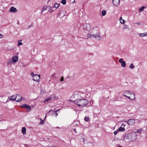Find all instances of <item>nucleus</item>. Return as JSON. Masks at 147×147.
<instances>
[{
  "mask_svg": "<svg viewBox=\"0 0 147 147\" xmlns=\"http://www.w3.org/2000/svg\"><path fill=\"white\" fill-rule=\"evenodd\" d=\"M119 131H125V129L123 127H120L118 129Z\"/></svg>",
  "mask_w": 147,
  "mask_h": 147,
  "instance_id": "obj_17",
  "label": "nucleus"
},
{
  "mask_svg": "<svg viewBox=\"0 0 147 147\" xmlns=\"http://www.w3.org/2000/svg\"><path fill=\"white\" fill-rule=\"evenodd\" d=\"M48 7H44L42 9V11H43L46 9H47V8Z\"/></svg>",
  "mask_w": 147,
  "mask_h": 147,
  "instance_id": "obj_30",
  "label": "nucleus"
},
{
  "mask_svg": "<svg viewBox=\"0 0 147 147\" xmlns=\"http://www.w3.org/2000/svg\"><path fill=\"white\" fill-rule=\"evenodd\" d=\"M59 6V4L57 3H55L54 4V7L56 8H57Z\"/></svg>",
  "mask_w": 147,
  "mask_h": 147,
  "instance_id": "obj_18",
  "label": "nucleus"
},
{
  "mask_svg": "<svg viewBox=\"0 0 147 147\" xmlns=\"http://www.w3.org/2000/svg\"><path fill=\"white\" fill-rule=\"evenodd\" d=\"M16 144V143H14V144Z\"/></svg>",
  "mask_w": 147,
  "mask_h": 147,
  "instance_id": "obj_49",
  "label": "nucleus"
},
{
  "mask_svg": "<svg viewBox=\"0 0 147 147\" xmlns=\"http://www.w3.org/2000/svg\"><path fill=\"white\" fill-rule=\"evenodd\" d=\"M50 7V9L53 8V7L51 6V7Z\"/></svg>",
  "mask_w": 147,
  "mask_h": 147,
  "instance_id": "obj_43",
  "label": "nucleus"
},
{
  "mask_svg": "<svg viewBox=\"0 0 147 147\" xmlns=\"http://www.w3.org/2000/svg\"><path fill=\"white\" fill-rule=\"evenodd\" d=\"M22 98V96L20 95L17 94V95L15 96V95H12L11 96H10L9 98V100H11L13 101L15 100L16 102H20Z\"/></svg>",
  "mask_w": 147,
  "mask_h": 147,
  "instance_id": "obj_4",
  "label": "nucleus"
},
{
  "mask_svg": "<svg viewBox=\"0 0 147 147\" xmlns=\"http://www.w3.org/2000/svg\"><path fill=\"white\" fill-rule=\"evenodd\" d=\"M84 27L85 30L87 31H89L91 29V26L88 24H86L85 25Z\"/></svg>",
  "mask_w": 147,
  "mask_h": 147,
  "instance_id": "obj_11",
  "label": "nucleus"
},
{
  "mask_svg": "<svg viewBox=\"0 0 147 147\" xmlns=\"http://www.w3.org/2000/svg\"><path fill=\"white\" fill-rule=\"evenodd\" d=\"M7 101H8V100H7V101H6V102H7Z\"/></svg>",
  "mask_w": 147,
  "mask_h": 147,
  "instance_id": "obj_48",
  "label": "nucleus"
},
{
  "mask_svg": "<svg viewBox=\"0 0 147 147\" xmlns=\"http://www.w3.org/2000/svg\"><path fill=\"white\" fill-rule=\"evenodd\" d=\"M64 80V78L63 76H61L60 80V81H63Z\"/></svg>",
  "mask_w": 147,
  "mask_h": 147,
  "instance_id": "obj_34",
  "label": "nucleus"
},
{
  "mask_svg": "<svg viewBox=\"0 0 147 147\" xmlns=\"http://www.w3.org/2000/svg\"><path fill=\"white\" fill-rule=\"evenodd\" d=\"M119 62L121 63V66L123 67H125L126 64L125 62L124 61H123V59H120L119 60Z\"/></svg>",
  "mask_w": 147,
  "mask_h": 147,
  "instance_id": "obj_8",
  "label": "nucleus"
},
{
  "mask_svg": "<svg viewBox=\"0 0 147 147\" xmlns=\"http://www.w3.org/2000/svg\"><path fill=\"white\" fill-rule=\"evenodd\" d=\"M84 120L87 122H88L90 120V118L88 117H85L84 119Z\"/></svg>",
  "mask_w": 147,
  "mask_h": 147,
  "instance_id": "obj_22",
  "label": "nucleus"
},
{
  "mask_svg": "<svg viewBox=\"0 0 147 147\" xmlns=\"http://www.w3.org/2000/svg\"><path fill=\"white\" fill-rule=\"evenodd\" d=\"M22 132L24 135L26 134V128L25 127H23L22 129Z\"/></svg>",
  "mask_w": 147,
  "mask_h": 147,
  "instance_id": "obj_15",
  "label": "nucleus"
},
{
  "mask_svg": "<svg viewBox=\"0 0 147 147\" xmlns=\"http://www.w3.org/2000/svg\"><path fill=\"white\" fill-rule=\"evenodd\" d=\"M18 46H20V45H21L22 44V40H19L18 41Z\"/></svg>",
  "mask_w": 147,
  "mask_h": 147,
  "instance_id": "obj_25",
  "label": "nucleus"
},
{
  "mask_svg": "<svg viewBox=\"0 0 147 147\" xmlns=\"http://www.w3.org/2000/svg\"><path fill=\"white\" fill-rule=\"evenodd\" d=\"M130 93L129 94V95H130V96H129L128 97H127V98L131 100H134L135 98V94L132 91H131Z\"/></svg>",
  "mask_w": 147,
  "mask_h": 147,
  "instance_id": "obj_5",
  "label": "nucleus"
},
{
  "mask_svg": "<svg viewBox=\"0 0 147 147\" xmlns=\"http://www.w3.org/2000/svg\"><path fill=\"white\" fill-rule=\"evenodd\" d=\"M65 15V13L63 10L60 11L58 13V15L61 17H63Z\"/></svg>",
  "mask_w": 147,
  "mask_h": 147,
  "instance_id": "obj_10",
  "label": "nucleus"
},
{
  "mask_svg": "<svg viewBox=\"0 0 147 147\" xmlns=\"http://www.w3.org/2000/svg\"><path fill=\"white\" fill-rule=\"evenodd\" d=\"M135 24H138V25H140V22H137V23H135Z\"/></svg>",
  "mask_w": 147,
  "mask_h": 147,
  "instance_id": "obj_40",
  "label": "nucleus"
},
{
  "mask_svg": "<svg viewBox=\"0 0 147 147\" xmlns=\"http://www.w3.org/2000/svg\"><path fill=\"white\" fill-rule=\"evenodd\" d=\"M74 131H75V129H74Z\"/></svg>",
  "mask_w": 147,
  "mask_h": 147,
  "instance_id": "obj_47",
  "label": "nucleus"
},
{
  "mask_svg": "<svg viewBox=\"0 0 147 147\" xmlns=\"http://www.w3.org/2000/svg\"><path fill=\"white\" fill-rule=\"evenodd\" d=\"M126 122L129 125H133L135 123V120L133 119H129Z\"/></svg>",
  "mask_w": 147,
  "mask_h": 147,
  "instance_id": "obj_6",
  "label": "nucleus"
},
{
  "mask_svg": "<svg viewBox=\"0 0 147 147\" xmlns=\"http://www.w3.org/2000/svg\"><path fill=\"white\" fill-rule=\"evenodd\" d=\"M52 111V110H50L49 111V112H51V111Z\"/></svg>",
  "mask_w": 147,
  "mask_h": 147,
  "instance_id": "obj_46",
  "label": "nucleus"
},
{
  "mask_svg": "<svg viewBox=\"0 0 147 147\" xmlns=\"http://www.w3.org/2000/svg\"><path fill=\"white\" fill-rule=\"evenodd\" d=\"M44 121L43 120H42L40 122L39 124L40 125L43 124H44Z\"/></svg>",
  "mask_w": 147,
  "mask_h": 147,
  "instance_id": "obj_32",
  "label": "nucleus"
},
{
  "mask_svg": "<svg viewBox=\"0 0 147 147\" xmlns=\"http://www.w3.org/2000/svg\"><path fill=\"white\" fill-rule=\"evenodd\" d=\"M12 64V62L11 61V60H10L9 61H8V62H7V64L8 65H9L10 64Z\"/></svg>",
  "mask_w": 147,
  "mask_h": 147,
  "instance_id": "obj_28",
  "label": "nucleus"
},
{
  "mask_svg": "<svg viewBox=\"0 0 147 147\" xmlns=\"http://www.w3.org/2000/svg\"><path fill=\"white\" fill-rule=\"evenodd\" d=\"M119 130L118 129L117 130L115 131L114 132V134L115 135H116L117 134V133L119 132Z\"/></svg>",
  "mask_w": 147,
  "mask_h": 147,
  "instance_id": "obj_31",
  "label": "nucleus"
},
{
  "mask_svg": "<svg viewBox=\"0 0 147 147\" xmlns=\"http://www.w3.org/2000/svg\"><path fill=\"white\" fill-rule=\"evenodd\" d=\"M106 13V12L105 10H102V16H105Z\"/></svg>",
  "mask_w": 147,
  "mask_h": 147,
  "instance_id": "obj_24",
  "label": "nucleus"
},
{
  "mask_svg": "<svg viewBox=\"0 0 147 147\" xmlns=\"http://www.w3.org/2000/svg\"><path fill=\"white\" fill-rule=\"evenodd\" d=\"M53 11V10H51L49 12H50V13H51V12H52Z\"/></svg>",
  "mask_w": 147,
  "mask_h": 147,
  "instance_id": "obj_41",
  "label": "nucleus"
},
{
  "mask_svg": "<svg viewBox=\"0 0 147 147\" xmlns=\"http://www.w3.org/2000/svg\"><path fill=\"white\" fill-rule=\"evenodd\" d=\"M9 11L11 12H16L17 11V10L14 7H12L10 8Z\"/></svg>",
  "mask_w": 147,
  "mask_h": 147,
  "instance_id": "obj_13",
  "label": "nucleus"
},
{
  "mask_svg": "<svg viewBox=\"0 0 147 147\" xmlns=\"http://www.w3.org/2000/svg\"><path fill=\"white\" fill-rule=\"evenodd\" d=\"M142 130L141 129H139L137 130V132L139 133H141L142 132Z\"/></svg>",
  "mask_w": 147,
  "mask_h": 147,
  "instance_id": "obj_35",
  "label": "nucleus"
},
{
  "mask_svg": "<svg viewBox=\"0 0 147 147\" xmlns=\"http://www.w3.org/2000/svg\"><path fill=\"white\" fill-rule=\"evenodd\" d=\"M82 139L83 140V142L85 144V143L86 141H87V140L85 139H84V138H83Z\"/></svg>",
  "mask_w": 147,
  "mask_h": 147,
  "instance_id": "obj_36",
  "label": "nucleus"
},
{
  "mask_svg": "<svg viewBox=\"0 0 147 147\" xmlns=\"http://www.w3.org/2000/svg\"><path fill=\"white\" fill-rule=\"evenodd\" d=\"M59 109H58V110H57V111H55V112H56L55 114H56V116H57L58 115V114H57V111H59Z\"/></svg>",
  "mask_w": 147,
  "mask_h": 147,
  "instance_id": "obj_37",
  "label": "nucleus"
},
{
  "mask_svg": "<svg viewBox=\"0 0 147 147\" xmlns=\"http://www.w3.org/2000/svg\"><path fill=\"white\" fill-rule=\"evenodd\" d=\"M88 100L85 99H78L74 101L75 104L81 108L86 106L88 103Z\"/></svg>",
  "mask_w": 147,
  "mask_h": 147,
  "instance_id": "obj_2",
  "label": "nucleus"
},
{
  "mask_svg": "<svg viewBox=\"0 0 147 147\" xmlns=\"http://www.w3.org/2000/svg\"><path fill=\"white\" fill-rule=\"evenodd\" d=\"M119 20L120 23H121L122 24H123L125 22V20L122 19V18L121 17L119 19Z\"/></svg>",
  "mask_w": 147,
  "mask_h": 147,
  "instance_id": "obj_19",
  "label": "nucleus"
},
{
  "mask_svg": "<svg viewBox=\"0 0 147 147\" xmlns=\"http://www.w3.org/2000/svg\"><path fill=\"white\" fill-rule=\"evenodd\" d=\"M28 146L27 145V144H25V147H27Z\"/></svg>",
  "mask_w": 147,
  "mask_h": 147,
  "instance_id": "obj_42",
  "label": "nucleus"
},
{
  "mask_svg": "<svg viewBox=\"0 0 147 147\" xmlns=\"http://www.w3.org/2000/svg\"><path fill=\"white\" fill-rule=\"evenodd\" d=\"M33 26H34L33 24V23H32L31 24L28 26V28H30L32 27H33Z\"/></svg>",
  "mask_w": 147,
  "mask_h": 147,
  "instance_id": "obj_33",
  "label": "nucleus"
},
{
  "mask_svg": "<svg viewBox=\"0 0 147 147\" xmlns=\"http://www.w3.org/2000/svg\"><path fill=\"white\" fill-rule=\"evenodd\" d=\"M130 92L131 91L129 90L124 91L123 93V96L127 98V97H129L127 95H128V94H129L130 93Z\"/></svg>",
  "mask_w": 147,
  "mask_h": 147,
  "instance_id": "obj_9",
  "label": "nucleus"
},
{
  "mask_svg": "<svg viewBox=\"0 0 147 147\" xmlns=\"http://www.w3.org/2000/svg\"><path fill=\"white\" fill-rule=\"evenodd\" d=\"M27 107L26 108L28 111H29L31 109V107L30 105H27Z\"/></svg>",
  "mask_w": 147,
  "mask_h": 147,
  "instance_id": "obj_23",
  "label": "nucleus"
},
{
  "mask_svg": "<svg viewBox=\"0 0 147 147\" xmlns=\"http://www.w3.org/2000/svg\"><path fill=\"white\" fill-rule=\"evenodd\" d=\"M86 37L87 39L94 38L97 40H99L102 39V37L100 36V33L99 32H98L96 34H91L90 33L88 34Z\"/></svg>",
  "mask_w": 147,
  "mask_h": 147,
  "instance_id": "obj_3",
  "label": "nucleus"
},
{
  "mask_svg": "<svg viewBox=\"0 0 147 147\" xmlns=\"http://www.w3.org/2000/svg\"><path fill=\"white\" fill-rule=\"evenodd\" d=\"M33 77V76H34V73L33 72H31L30 74Z\"/></svg>",
  "mask_w": 147,
  "mask_h": 147,
  "instance_id": "obj_38",
  "label": "nucleus"
},
{
  "mask_svg": "<svg viewBox=\"0 0 147 147\" xmlns=\"http://www.w3.org/2000/svg\"><path fill=\"white\" fill-rule=\"evenodd\" d=\"M40 78V76L39 75L35 74L33 76V80L34 81L38 80Z\"/></svg>",
  "mask_w": 147,
  "mask_h": 147,
  "instance_id": "obj_7",
  "label": "nucleus"
},
{
  "mask_svg": "<svg viewBox=\"0 0 147 147\" xmlns=\"http://www.w3.org/2000/svg\"><path fill=\"white\" fill-rule=\"evenodd\" d=\"M146 8V7L144 6H142L139 9V11L140 12H142L144 10V9Z\"/></svg>",
  "mask_w": 147,
  "mask_h": 147,
  "instance_id": "obj_21",
  "label": "nucleus"
},
{
  "mask_svg": "<svg viewBox=\"0 0 147 147\" xmlns=\"http://www.w3.org/2000/svg\"><path fill=\"white\" fill-rule=\"evenodd\" d=\"M27 105H26V104H22L21 106V107H24V108H26L27 107Z\"/></svg>",
  "mask_w": 147,
  "mask_h": 147,
  "instance_id": "obj_26",
  "label": "nucleus"
},
{
  "mask_svg": "<svg viewBox=\"0 0 147 147\" xmlns=\"http://www.w3.org/2000/svg\"><path fill=\"white\" fill-rule=\"evenodd\" d=\"M139 36L141 37H143L144 36H147V32L145 34L141 33V34H140Z\"/></svg>",
  "mask_w": 147,
  "mask_h": 147,
  "instance_id": "obj_16",
  "label": "nucleus"
},
{
  "mask_svg": "<svg viewBox=\"0 0 147 147\" xmlns=\"http://www.w3.org/2000/svg\"><path fill=\"white\" fill-rule=\"evenodd\" d=\"M137 136L135 132H130L125 135L123 140L125 141L133 142L136 139Z\"/></svg>",
  "mask_w": 147,
  "mask_h": 147,
  "instance_id": "obj_1",
  "label": "nucleus"
},
{
  "mask_svg": "<svg viewBox=\"0 0 147 147\" xmlns=\"http://www.w3.org/2000/svg\"><path fill=\"white\" fill-rule=\"evenodd\" d=\"M118 140V138H114L113 139V140L114 141L117 140Z\"/></svg>",
  "mask_w": 147,
  "mask_h": 147,
  "instance_id": "obj_39",
  "label": "nucleus"
},
{
  "mask_svg": "<svg viewBox=\"0 0 147 147\" xmlns=\"http://www.w3.org/2000/svg\"><path fill=\"white\" fill-rule=\"evenodd\" d=\"M51 98L50 97H48L47 98H46L45 99V100L43 102L45 103V102H47L50 100H51Z\"/></svg>",
  "mask_w": 147,
  "mask_h": 147,
  "instance_id": "obj_20",
  "label": "nucleus"
},
{
  "mask_svg": "<svg viewBox=\"0 0 147 147\" xmlns=\"http://www.w3.org/2000/svg\"><path fill=\"white\" fill-rule=\"evenodd\" d=\"M113 5L116 6H117L119 3V0H113Z\"/></svg>",
  "mask_w": 147,
  "mask_h": 147,
  "instance_id": "obj_12",
  "label": "nucleus"
},
{
  "mask_svg": "<svg viewBox=\"0 0 147 147\" xmlns=\"http://www.w3.org/2000/svg\"><path fill=\"white\" fill-rule=\"evenodd\" d=\"M12 60L13 62L16 63L18 60V57L16 56H15L13 57Z\"/></svg>",
  "mask_w": 147,
  "mask_h": 147,
  "instance_id": "obj_14",
  "label": "nucleus"
},
{
  "mask_svg": "<svg viewBox=\"0 0 147 147\" xmlns=\"http://www.w3.org/2000/svg\"><path fill=\"white\" fill-rule=\"evenodd\" d=\"M18 99H19V97H17V100Z\"/></svg>",
  "mask_w": 147,
  "mask_h": 147,
  "instance_id": "obj_45",
  "label": "nucleus"
},
{
  "mask_svg": "<svg viewBox=\"0 0 147 147\" xmlns=\"http://www.w3.org/2000/svg\"><path fill=\"white\" fill-rule=\"evenodd\" d=\"M129 67L131 68L134 69L135 67L131 63Z\"/></svg>",
  "mask_w": 147,
  "mask_h": 147,
  "instance_id": "obj_29",
  "label": "nucleus"
},
{
  "mask_svg": "<svg viewBox=\"0 0 147 147\" xmlns=\"http://www.w3.org/2000/svg\"><path fill=\"white\" fill-rule=\"evenodd\" d=\"M61 3L63 4V5H65L66 3V0H62L61 1Z\"/></svg>",
  "mask_w": 147,
  "mask_h": 147,
  "instance_id": "obj_27",
  "label": "nucleus"
},
{
  "mask_svg": "<svg viewBox=\"0 0 147 147\" xmlns=\"http://www.w3.org/2000/svg\"><path fill=\"white\" fill-rule=\"evenodd\" d=\"M118 147H122V146H121L120 145H119L118 146Z\"/></svg>",
  "mask_w": 147,
  "mask_h": 147,
  "instance_id": "obj_44",
  "label": "nucleus"
}]
</instances>
